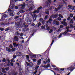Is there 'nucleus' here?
<instances>
[{
	"label": "nucleus",
	"mask_w": 75,
	"mask_h": 75,
	"mask_svg": "<svg viewBox=\"0 0 75 75\" xmlns=\"http://www.w3.org/2000/svg\"><path fill=\"white\" fill-rule=\"evenodd\" d=\"M9 47L10 48H13V46H12V45H10L9 46Z\"/></svg>",
	"instance_id": "8fccbe9b"
},
{
	"label": "nucleus",
	"mask_w": 75,
	"mask_h": 75,
	"mask_svg": "<svg viewBox=\"0 0 75 75\" xmlns=\"http://www.w3.org/2000/svg\"><path fill=\"white\" fill-rule=\"evenodd\" d=\"M34 17H35V18H37V16L35 14H34Z\"/></svg>",
	"instance_id": "3c124183"
},
{
	"label": "nucleus",
	"mask_w": 75,
	"mask_h": 75,
	"mask_svg": "<svg viewBox=\"0 0 75 75\" xmlns=\"http://www.w3.org/2000/svg\"><path fill=\"white\" fill-rule=\"evenodd\" d=\"M46 14H49V12L48 11H46L45 12Z\"/></svg>",
	"instance_id": "6e6d98bb"
},
{
	"label": "nucleus",
	"mask_w": 75,
	"mask_h": 75,
	"mask_svg": "<svg viewBox=\"0 0 75 75\" xmlns=\"http://www.w3.org/2000/svg\"><path fill=\"white\" fill-rule=\"evenodd\" d=\"M18 6H15V9H18Z\"/></svg>",
	"instance_id": "69168bd1"
},
{
	"label": "nucleus",
	"mask_w": 75,
	"mask_h": 75,
	"mask_svg": "<svg viewBox=\"0 0 75 75\" xmlns=\"http://www.w3.org/2000/svg\"><path fill=\"white\" fill-rule=\"evenodd\" d=\"M23 35H24V34H23V33H21L20 34V36L21 37H23Z\"/></svg>",
	"instance_id": "603ef678"
},
{
	"label": "nucleus",
	"mask_w": 75,
	"mask_h": 75,
	"mask_svg": "<svg viewBox=\"0 0 75 75\" xmlns=\"http://www.w3.org/2000/svg\"><path fill=\"white\" fill-rule=\"evenodd\" d=\"M18 37L19 38H21L22 40H24V38L23 37Z\"/></svg>",
	"instance_id": "680f3d73"
},
{
	"label": "nucleus",
	"mask_w": 75,
	"mask_h": 75,
	"mask_svg": "<svg viewBox=\"0 0 75 75\" xmlns=\"http://www.w3.org/2000/svg\"><path fill=\"white\" fill-rule=\"evenodd\" d=\"M21 42L22 44H23V43L24 42V40H22Z\"/></svg>",
	"instance_id": "bf43d9fd"
},
{
	"label": "nucleus",
	"mask_w": 75,
	"mask_h": 75,
	"mask_svg": "<svg viewBox=\"0 0 75 75\" xmlns=\"http://www.w3.org/2000/svg\"><path fill=\"white\" fill-rule=\"evenodd\" d=\"M41 59H40L38 60V64H37L38 65H39L40 64H41Z\"/></svg>",
	"instance_id": "4468645a"
},
{
	"label": "nucleus",
	"mask_w": 75,
	"mask_h": 75,
	"mask_svg": "<svg viewBox=\"0 0 75 75\" xmlns=\"http://www.w3.org/2000/svg\"><path fill=\"white\" fill-rule=\"evenodd\" d=\"M6 50L7 51H10V50H11V49H10V48L8 47H6Z\"/></svg>",
	"instance_id": "412c9836"
},
{
	"label": "nucleus",
	"mask_w": 75,
	"mask_h": 75,
	"mask_svg": "<svg viewBox=\"0 0 75 75\" xmlns=\"http://www.w3.org/2000/svg\"><path fill=\"white\" fill-rule=\"evenodd\" d=\"M73 15L72 14H70V17H73Z\"/></svg>",
	"instance_id": "c03bdc74"
},
{
	"label": "nucleus",
	"mask_w": 75,
	"mask_h": 75,
	"mask_svg": "<svg viewBox=\"0 0 75 75\" xmlns=\"http://www.w3.org/2000/svg\"><path fill=\"white\" fill-rule=\"evenodd\" d=\"M68 7L69 8V10L71 12H72V10H74L75 9V7L74 6H71L70 5L68 6Z\"/></svg>",
	"instance_id": "f03ea898"
},
{
	"label": "nucleus",
	"mask_w": 75,
	"mask_h": 75,
	"mask_svg": "<svg viewBox=\"0 0 75 75\" xmlns=\"http://www.w3.org/2000/svg\"><path fill=\"white\" fill-rule=\"evenodd\" d=\"M25 11L23 10H20L19 11V13H24Z\"/></svg>",
	"instance_id": "a211bd4d"
},
{
	"label": "nucleus",
	"mask_w": 75,
	"mask_h": 75,
	"mask_svg": "<svg viewBox=\"0 0 75 75\" xmlns=\"http://www.w3.org/2000/svg\"><path fill=\"white\" fill-rule=\"evenodd\" d=\"M2 61L4 62H6V59L5 58H4Z\"/></svg>",
	"instance_id": "a18cd8bd"
},
{
	"label": "nucleus",
	"mask_w": 75,
	"mask_h": 75,
	"mask_svg": "<svg viewBox=\"0 0 75 75\" xmlns=\"http://www.w3.org/2000/svg\"><path fill=\"white\" fill-rule=\"evenodd\" d=\"M33 62H35L36 61V59H33Z\"/></svg>",
	"instance_id": "e2e57ef3"
},
{
	"label": "nucleus",
	"mask_w": 75,
	"mask_h": 75,
	"mask_svg": "<svg viewBox=\"0 0 75 75\" xmlns=\"http://www.w3.org/2000/svg\"><path fill=\"white\" fill-rule=\"evenodd\" d=\"M17 74V72H16L13 74V75H16Z\"/></svg>",
	"instance_id": "58836bf2"
},
{
	"label": "nucleus",
	"mask_w": 75,
	"mask_h": 75,
	"mask_svg": "<svg viewBox=\"0 0 75 75\" xmlns=\"http://www.w3.org/2000/svg\"><path fill=\"white\" fill-rule=\"evenodd\" d=\"M54 40H53L52 41V42L51 43V44L50 45L51 46V45H52V44L54 43Z\"/></svg>",
	"instance_id": "79ce46f5"
},
{
	"label": "nucleus",
	"mask_w": 75,
	"mask_h": 75,
	"mask_svg": "<svg viewBox=\"0 0 75 75\" xmlns=\"http://www.w3.org/2000/svg\"><path fill=\"white\" fill-rule=\"evenodd\" d=\"M21 9H23V8H24L25 6V4L24 3L23 4H22L21 5Z\"/></svg>",
	"instance_id": "1a4fd4ad"
},
{
	"label": "nucleus",
	"mask_w": 75,
	"mask_h": 75,
	"mask_svg": "<svg viewBox=\"0 0 75 75\" xmlns=\"http://www.w3.org/2000/svg\"><path fill=\"white\" fill-rule=\"evenodd\" d=\"M41 25V23H39L37 25H36V26L37 27H40Z\"/></svg>",
	"instance_id": "dca6fc26"
},
{
	"label": "nucleus",
	"mask_w": 75,
	"mask_h": 75,
	"mask_svg": "<svg viewBox=\"0 0 75 75\" xmlns=\"http://www.w3.org/2000/svg\"><path fill=\"white\" fill-rule=\"evenodd\" d=\"M69 28V27H66V29L67 30V31H66L64 33H62V34L63 35H65V34H66L68 31H69V30H68Z\"/></svg>",
	"instance_id": "6e6552de"
},
{
	"label": "nucleus",
	"mask_w": 75,
	"mask_h": 75,
	"mask_svg": "<svg viewBox=\"0 0 75 75\" xmlns=\"http://www.w3.org/2000/svg\"><path fill=\"white\" fill-rule=\"evenodd\" d=\"M26 64L28 66H30L31 67H33V64L32 62H30V63H28V62H26Z\"/></svg>",
	"instance_id": "0eeeda50"
},
{
	"label": "nucleus",
	"mask_w": 75,
	"mask_h": 75,
	"mask_svg": "<svg viewBox=\"0 0 75 75\" xmlns=\"http://www.w3.org/2000/svg\"><path fill=\"white\" fill-rule=\"evenodd\" d=\"M8 30H9V28H7L5 30L6 31H8Z\"/></svg>",
	"instance_id": "37998d69"
},
{
	"label": "nucleus",
	"mask_w": 75,
	"mask_h": 75,
	"mask_svg": "<svg viewBox=\"0 0 75 75\" xmlns=\"http://www.w3.org/2000/svg\"><path fill=\"white\" fill-rule=\"evenodd\" d=\"M59 17H61L62 18H63V16H62V15H61V14H59Z\"/></svg>",
	"instance_id": "b1692460"
},
{
	"label": "nucleus",
	"mask_w": 75,
	"mask_h": 75,
	"mask_svg": "<svg viewBox=\"0 0 75 75\" xmlns=\"http://www.w3.org/2000/svg\"><path fill=\"white\" fill-rule=\"evenodd\" d=\"M16 50V48H12V49L11 50V51L13 52L15 51Z\"/></svg>",
	"instance_id": "4be33fe9"
},
{
	"label": "nucleus",
	"mask_w": 75,
	"mask_h": 75,
	"mask_svg": "<svg viewBox=\"0 0 75 75\" xmlns=\"http://www.w3.org/2000/svg\"><path fill=\"white\" fill-rule=\"evenodd\" d=\"M16 25H17V26H18V25H20V23L18 22V23H16Z\"/></svg>",
	"instance_id": "7c9ffc66"
},
{
	"label": "nucleus",
	"mask_w": 75,
	"mask_h": 75,
	"mask_svg": "<svg viewBox=\"0 0 75 75\" xmlns=\"http://www.w3.org/2000/svg\"><path fill=\"white\" fill-rule=\"evenodd\" d=\"M52 31H53V30L51 29L50 30L49 33H52Z\"/></svg>",
	"instance_id": "393cba45"
},
{
	"label": "nucleus",
	"mask_w": 75,
	"mask_h": 75,
	"mask_svg": "<svg viewBox=\"0 0 75 75\" xmlns=\"http://www.w3.org/2000/svg\"><path fill=\"white\" fill-rule=\"evenodd\" d=\"M35 17H33V19L34 20V21H35V20H36V18H35Z\"/></svg>",
	"instance_id": "338daca9"
},
{
	"label": "nucleus",
	"mask_w": 75,
	"mask_h": 75,
	"mask_svg": "<svg viewBox=\"0 0 75 75\" xmlns=\"http://www.w3.org/2000/svg\"><path fill=\"white\" fill-rule=\"evenodd\" d=\"M9 24V23H2L1 24V25H5V24Z\"/></svg>",
	"instance_id": "6ab92c4d"
},
{
	"label": "nucleus",
	"mask_w": 75,
	"mask_h": 75,
	"mask_svg": "<svg viewBox=\"0 0 75 75\" xmlns=\"http://www.w3.org/2000/svg\"><path fill=\"white\" fill-rule=\"evenodd\" d=\"M13 45L14 47H18V44H17V43H13Z\"/></svg>",
	"instance_id": "f8f14e48"
},
{
	"label": "nucleus",
	"mask_w": 75,
	"mask_h": 75,
	"mask_svg": "<svg viewBox=\"0 0 75 75\" xmlns=\"http://www.w3.org/2000/svg\"><path fill=\"white\" fill-rule=\"evenodd\" d=\"M58 17V15H57V14L54 15H52L50 17V19H49L48 21L47 22V23L48 24V22H49L50 24H51V21L52 20L51 18H56V17Z\"/></svg>",
	"instance_id": "f257e3e1"
},
{
	"label": "nucleus",
	"mask_w": 75,
	"mask_h": 75,
	"mask_svg": "<svg viewBox=\"0 0 75 75\" xmlns=\"http://www.w3.org/2000/svg\"><path fill=\"white\" fill-rule=\"evenodd\" d=\"M48 17V16H45V18H44V19L45 20H46L47 18Z\"/></svg>",
	"instance_id": "c9c22d12"
},
{
	"label": "nucleus",
	"mask_w": 75,
	"mask_h": 75,
	"mask_svg": "<svg viewBox=\"0 0 75 75\" xmlns=\"http://www.w3.org/2000/svg\"><path fill=\"white\" fill-rule=\"evenodd\" d=\"M50 59H47V62L48 63H50Z\"/></svg>",
	"instance_id": "ea45409f"
},
{
	"label": "nucleus",
	"mask_w": 75,
	"mask_h": 75,
	"mask_svg": "<svg viewBox=\"0 0 75 75\" xmlns=\"http://www.w3.org/2000/svg\"><path fill=\"white\" fill-rule=\"evenodd\" d=\"M18 37H17L16 36L14 38V40L17 41H18Z\"/></svg>",
	"instance_id": "ddd939ff"
},
{
	"label": "nucleus",
	"mask_w": 75,
	"mask_h": 75,
	"mask_svg": "<svg viewBox=\"0 0 75 75\" xmlns=\"http://www.w3.org/2000/svg\"><path fill=\"white\" fill-rule=\"evenodd\" d=\"M39 68V66H37L35 68V70H37V69H38V68Z\"/></svg>",
	"instance_id": "c85d7f7f"
},
{
	"label": "nucleus",
	"mask_w": 75,
	"mask_h": 75,
	"mask_svg": "<svg viewBox=\"0 0 75 75\" xmlns=\"http://www.w3.org/2000/svg\"><path fill=\"white\" fill-rule=\"evenodd\" d=\"M34 8H35V6L34 5H31V6L29 8V11H31V10H32V9Z\"/></svg>",
	"instance_id": "9d476101"
},
{
	"label": "nucleus",
	"mask_w": 75,
	"mask_h": 75,
	"mask_svg": "<svg viewBox=\"0 0 75 75\" xmlns=\"http://www.w3.org/2000/svg\"><path fill=\"white\" fill-rule=\"evenodd\" d=\"M66 21V19H64L63 20V21L61 23L62 24H63L64 25H67V23L65 21Z\"/></svg>",
	"instance_id": "20e7f679"
},
{
	"label": "nucleus",
	"mask_w": 75,
	"mask_h": 75,
	"mask_svg": "<svg viewBox=\"0 0 75 75\" xmlns=\"http://www.w3.org/2000/svg\"><path fill=\"white\" fill-rule=\"evenodd\" d=\"M26 57L28 59V60L29 59V56L28 55H27L26 56Z\"/></svg>",
	"instance_id": "a19ab883"
},
{
	"label": "nucleus",
	"mask_w": 75,
	"mask_h": 75,
	"mask_svg": "<svg viewBox=\"0 0 75 75\" xmlns=\"http://www.w3.org/2000/svg\"><path fill=\"white\" fill-rule=\"evenodd\" d=\"M46 27L47 28V30H50V27H48V26L47 25Z\"/></svg>",
	"instance_id": "f704fd0d"
},
{
	"label": "nucleus",
	"mask_w": 75,
	"mask_h": 75,
	"mask_svg": "<svg viewBox=\"0 0 75 75\" xmlns=\"http://www.w3.org/2000/svg\"><path fill=\"white\" fill-rule=\"evenodd\" d=\"M2 71L4 73H6V71L5 70V69L4 68H3L2 69Z\"/></svg>",
	"instance_id": "aec40b11"
},
{
	"label": "nucleus",
	"mask_w": 75,
	"mask_h": 75,
	"mask_svg": "<svg viewBox=\"0 0 75 75\" xmlns=\"http://www.w3.org/2000/svg\"><path fill=\"white\" fill-rule=\"evenodd\" d=\"M61 29H59L57 31V33H60V32H61Z\"/></svg>",
	"instance_id": "72a5a7b5"
},
{
	"label": "nucleus",
	"mask_w": 75,
	"mask_h": 75,
	"mask_svg": "<svg viewBox=\"0 0 75 75\" xmlns=\"http://www.w3.org/2000/svg\"><path fill=\"white\" fill-rule=\"evenodd\" d=\"M11 61L12 62H15V60H14V59L11 60Z\"/></svg>",
	"instance_id": "09e8293b"
},
{
	"label": "nucleus",
	"mask_w": 75,
	"mask_h": 75,
	"mask_svg": "<svg viewBox=\"0 0 75 75\" xmlns=\"http://www.w3.org/2000/svg\"><path fill=\"white\" fill-rule=\"evenodd\" d=\"M57 20L59 21H60L61 20V18L59 17L57 18Z\"/></svg>",
	"instance_id": "49530a36"
},
{
	"label": "nucleus",
	"mask_w": 75,
	"mask_h": 75,
	"mask_svg": "<svg viewBox=\"0 0 75 75\" xmlns=\"http://www.w3.org/2000/svg\"><path fill=\"white\" fill-rule=\"evenodd\" d=\"M70 23L72 24H73L74 23V21L72 19H71L70 21Z\"/></svg>",
	"instance_id": "c756f323"
},
{
	"label": "nucleus",
	"mask_w": 75,
	"mask_h": 75,
	"mask_svg": "<svg viewBox=\"0 0 75 75\" xmlns=\"http://www.w3.org/2000/svg\"><path fill=\"white\" fill-rule=\"evenodd\" d=\"M10 15L11 16H14V14H13V13H10Z\"/></svg>",
	"instance_id": "e433bc0d"
},
{
	"label": "nucleus",
	"mask_w": 75,
	"mask_h": 75,
	"mask_svg": "<svg viewBox=\"0 0 75 75\" xmlns=\"http://www.w3.org/2000/svg\"><path fill=\"white\" fill-rule=\"evenodd\" d=\"M41 8H42V7L41 6L39 7L38 8V10H40V9H41Z\"/></svg>",
	"instance_id": "4d7b16f0"
},
{
	"label": "nucleus",
	"mask_w": 75,
	"mask_h": 75,
	"mask_svg": "<svg viewBox=\"0 0 75 75\" xmlns=\"http://www.w3.org/2000/svg\"><path fill=\"white\" fill-rule=\"evenodd\" d=\"M39 13V10L38 9H37L36 11H34L33 12H31L30 13V14L32 15V16H33V14H34L35 13Z\"/></svg>",
	"instance_id": "39448f33"
},
{
	"label": "nucleus",
	"mask_w": 75,
	"mask_h": 75,
	"mask_svg": "<svg viewBox=\"0 0 75 75\" xmlns=\"http://www.w3.org/2000/svg\"><path fill=\"white\" fill-rule=\"evenodd\" d=\"M45 21L44 20H42V23H45Z\"/></svg>",
	"instance_id": "5fc2aeb1"
},
{
	"label": "nucleus",
	"mask_w": 75,
	"mask_h": 75,
	"mask_svg": "<svg viewBox=\"0 0 75 75\" xmlns=\"http://www.w3.org/2000/svg\"><path fill=\"white\" fill-rule=\"evenodd\" d=\"M5 69L6 71H8V70H9V69H10V68L9 67H6L5 68Z\"/></svg>",
	"instance_id": "473e14b6"
},
{
	"label": "nucleus",
	"mask_w": 75,
	"mask_h": 75,
	"mask_svg": "<svg viewBox=\"0 0 75 75\" xmlns=\"http://www.w3.org/2000/svg\"><path fill=\"white\" fill-rule=\"evenodd\" d=\"M62 36V34H60V35L59 36L58 38H59Z\"/></svg>",
	"instance_id": "13d9d810"
},
{
	"label": "nucleus",
	"mask_w": 75,
	"mask_h": 75,
	"mask_svg": "<svg viewBox=\"0 0 75 75\" xmlns=\"http://www.w3.org/2000/svg\"><path fill=\"white\" fill-rule=\"evenodd\" d=\"M48 1L50 3H51V0H48Z\"/></svg>",
	"instance_id": "052dcab7"
},
{
	"label": "nucleus",
	"mask_w": 75,
	"mask_h": 75,
	"mask_svg": "<svg viewBox=\"0 0 75 75\" xmlns=\"http://www.w3.org/2000/svg\"><path fill=\"white\" fill-rule=\"evenodd\" d=\"M0 30L1 31H3V30H4V28H1L0 29Z\"/></svg>",
	"instance_id": "864d4df0"
},
{
	"label": "nucleus",
	"mask_w": 75,
	"mask_h": 75,
	"mask_svg": "<svg viewBox=\"0 0 75 75\" xmlns=\"http://www.w3.org/2000/svg\"><path fill=\"white\" fill-rule=\"evenodd\" d=\"M70 27L71 28H74V26L72 25L71 24L70 25Z\"/></svg>",
	"instance_id": "bb28decb"
},
{
	"label": "nucleus",
	"mask_w": 75,
	"mask_h": 75,
	"mask_svg": "<svg viewBox=\"0 0 75 75\" xmlns=\"http://www.w3.org/2000/svg\"><path fill=\"white\" fill-rule=\"evenodd\" d=\"M17 54H18L19 56H21V55H22L21 53L18 52Z\"/></svg>",
	"instance_id": "5701e85b"
},
{
	"label": "nucleus",
	"mask_w": 75,
	"mask_h": 75,
	"mask_svg": "<svg viewBox=\"0 0 75 75\" xmlns=\"http://www.w3.org/2000/svg\"><path fill=\"white\" fill-rule=\"evenodd\" d=\"M63 27L64 26L62 25H60V28H63Z\"/></svg>",
	"instance_id": "0e129e2a"
},
{
	"label": "nucleus",
	"mask_w": 75,
	"mask_h": 75,
	"mask_svg": "<svg viewBox=\"0 0 75 75\" xmlns=\"http://www.w3.org/2000/svg\"><path fill=\"white\" fill-rule=\"evenodd\" d=\"M47 68H48V67H50V64H47Z\"/></svg>",
	"instance_id": "4c0bfd02"
},
{
	"label": "nucleus",
	"mask_w": 75,
	"mask_h": 75,
	"mask_svg": "<svg viewBox=\"0 0 75 75\" xmlns=\"http://www.w3.org/2000/svg\"><path fill=\"white\" fill-rule=\"evenodd\" d=\"M15 34L16 35H20V33H18V32H17L15 33Z\"/></svg>",
	"instance_id": "f3484780"
},
{
	"label": "nucleus",
	"mask_w": 75,
	"mask_h": 75,
	"mask_svg": "<svg viewBox=\"0 0 75 75\" xmlns=\"http://www.w3.org/2000/svg\"><path fill=\"white\" fill-rule=\"evenodd\" d=\"M74 67V66H71V67H69L67 68V69L68 71H70V70L71 71H73V70H74V69H75Z\"/></svg>",
	"instance_id": "7ed1b4c3"
},
{
	"label": "nucleus",
	"mask_w": 75,
	"mask_h": 75,
	"mask_svg": "<svg viewBox=\"0 0 75 75\" xmlns=\"http://www.w3.org/2000/svg\"><path fill=\"white\" fill-rule=\"evenodd\" d=\"M11 2H12L11 1L10 5L9 6V7L10 8L12 9V8H13L14 6V5H11Z\"/></svg>",
	"instance_id": "9b49d317"
},
{
	"label": "nucleus",
	"mask_w": 75,
	"mask_h": 75,
	"mask_svg": "<svg viewBox=\"0 0 75 75\" xmlns=\"http://www.w3.org/2000/svg\"><path fill=\"white\" fill-rule=\"evenodd\" d=\"M42 20H43V19L42 18H40L39 19V21L41 22L42 21Z\"/></svg>",
	"instance_id": "2f4dec72"
},
{
	"label": "nucleus",
	"mask_w": 75,
	"mask_h": 75,
	"mask_svg": "<svg viewBox=\"0 0 75 75\" xmlns=\"http://www.w3.org/2000/svg\"><path fill=\"white\" fill-rule=\"evenodd\" d=\"M62 7V5L61 6H59L58 8V9L59 10V9H60L61 7Z\"/></svg>",
	"instance_id": "cd10ccee"
},
{
	"label": "nucleus",
	"mask_w": 75,
	"mask_h": 75,
	"mask_svg": "<svg viewBox=\"0 0 75 75\" xmlns=\"http://www.w3.org/2000/svg\"><path fill=\"white\" fill-rule=\"evenodd\" d=\"M6 17H7V16L5 14H4V15L2 18L1 19V20H3V18H5Z\"/></svg>",
	"instance_id": "2eb2a0df"
},
{
	"label": "nucleus",
	"mask_w": 75,
	"mask_h": 75,
	"mask_svg": "<svg viewBox=\"0 0 75 75\" xmlns=\"http://www.w3.org/2000/svg\"><path fill=\"white\" fill-rule=\"evenodd\" d=\"M53 23L54 24H56V25H59V22L58 21H56V20H54L53 21Z\"/></svg>",
	"instance_id": "423d86ee"
},
{
	"label": "nucleus",
	"mask_w": 75,
	"mask_h": 75,
	"mask_svg": "<svg viewBox=\"0 0 75 75\" xmlns=\"http://www.w3.org/2000/svg\"><path fill=\"white\" fill-rule=\"evenodd\" d=\"M70 20H71V18H70V17H68V18L67 19V20L69 21Z\"/></svg>",
	"instance_id": "de8ad7c7"
},
{
	"label": "nucleus",
	"mask_w": 75,
	"mask_h": 75,
	"mask_svg": "<svg viewBox=\"0 0 75 75\" xmlns=\"http://www.w3.org/2000/svg\"><path fill=\"white\" fill-rule=\"evenodd\" d=\"M19 17V16H16L15 17V19H16L17 18H18Z\"/></svg>",
	"instance_id": "774afa93"
},
{
	"label": "nucleus",
	"mask_w": 75,
	"mask_h": 75,
	"mask_svg": "<svg viewBox=\"0 0 75 75\" xmlns=\"http://www.w3.org/2000/svg\"><path fill=\"white\" fill-rule=\"evenodd\" d=\"M41 28L42 29H45V26H42L41 27Z\"/></svg>",
	"instance_id": "a878e982"
}]
</instances>
